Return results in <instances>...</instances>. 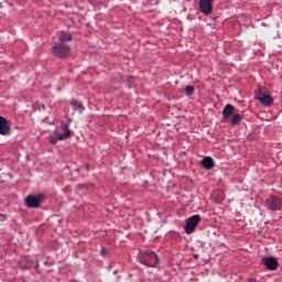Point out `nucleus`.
Instances as JSON below:
<instances>
[{
    "instance_id": "nucleus-1",
    "label": "nucleus",
    "mask_w": 282,
    "mask_h": 282,
    "mask_svg": "<svg viewBox=\"0 0 282 282\" xmlns=\"http://www.w3.org/2000/svg\"><path fill=\"white\" fill-rule=\"evenodd\" d=\"M138 261L149 268H155L159 259L158 254L153 251H140L138 254Z\"/></svg>"
},
{
    "instance_id": "nucleus-2",
    "label": "nucleus",
    "mask_w": 282,
    "mask_h": 282,
    "mask_svg": "<svg viewBox=\"0 0 282 282\" xmlns=\"http://www.w3.org/2000/svg\"><path fill=\"white\" fill-rule=\"evenodd\" d=\"M61 127L64 130V134L55 133L54 135L50 137L51 144H57L63 140H67V138H72V130L69 129V124H67L65 121H62Z\"/></svg>"
},
{
    "instance_id": "nucleus-3",
    "label": "nucleus",
    "mask_w": 282,
    "mask_h": 282,
    "mask_svg": "<svg viewBox=\"0 0 282 282\" xmlns=\"http://www.w3.org/2000/svg\"><path fill=\"white\" fill-rule=\"evenodd\" d=\"M200 220L202 217L198 214L188 217L185 224V232L187 235L193 234L196 230L197 226L199 225Z\"/></svg>"
},
{
    "instance_id": "nucleus-4",
    "label": "nucleus",
    "mask_w": 282,
    "mask_h": 282,
    "mask_svg": "<svg viewBox=\"0 0 282 282\" xmlns=\"http://www.w3.org/2000/svg\"><path fill=\"white\" fill-rule=\"evenodd\" d=\"M256 99L264 107L273 105V98L265 93V88H259L256 95Z\"/></svg>"
},
{
    "instance_id": "nucleus-5",
    "label": "nucleus",
    "mask_w": 282,
    "mask_h": 282,
    "mask_svg": "<svg viewBox=\"0 0 282 282\" xmlns=\"http://www.w3.org/2000/svg\"><path fill=\"white\" fill-rule=\"evenodd\" d=\"M53 52L55 56H59V58H67V56L72 54V48L67 44L59 43L53 46Z\"/></svg>"
},
{
    "instance_id": "nucleus-6",
    "label": "nucleus",
    "mask_w": 282,
    "mask_h": 282,
    "mask_svg": "<svg viewBox=\"0 0 282 282\" xmlns=\"http://www.w3.org/2000/svg\"><path fill=\"white\" fill-rule=\"evenodd\" d=\"M265 206L271 212H278L282 208V198L276 196H271L265 200Z\"/></svg>"
},
{
    "instance_id": "nucleus-7",
    "label": "nucleus",
    "mask_w": 282,
    "mask_h": 282,
    "mask_svg": "<svg viewBox=\"0 0 282 282\" xmlns=\"http://www.w3.org/2000/svg\"><path fill=\"white\" fill-rule=\"evenodd\" d=\"M44 198L45 196L43 194L37 196L29 195L25 199L26 206H29V208H39V206H41V202H43Z\"/></svg>"
},
{
    "instance_id": "nucleus-8",
    "label": "nucleus",
    "mask_w": 282,
    "mask_h": 282,
    "mask_svg": "<svg viewBox=\"0 0 282 282\" xmlns=\"http://www.w3.org/2000/svg\"><path fill=\"white\" fill-rule=\"evenodd\" d=\"M214 0H199V11L205 15L213 14Z\"/></svg>"
},
{
    "instance_id": "nucleus-9",
    "label": "nucleus",
    "mask_w": 282,
    "mask_h": 282,
    "mask_svg": "<svg viewBox=\"0 0 282 282\" xmlns=\"http://www.w3.org/2000/svg\"><path fill=\"white\" fill-rule=\"evenodd\" d=\"M10 127H12L10 120L0 116V135H10Z\"/></svg>"
},
{
    "instance_id": "nucleus-10",
    "label": "nucleus",
    "mask_w": 282,
    "mask_h": 282,
    "mask_svg": "<svg viewBox=\"0 0 282 282\" xmlns=\"http://www.w3.org/2000/svg\"><path fill=\"white\" fill-rule=\"evenodd\" d=\"M263 264L268 270L275 271L279 267V262L274 257H265L262 259Z\"/></svg>"
},
{
    "instance_id": "nucleus-11",
    "label": "nucleus",
    "mask_w": 282,
    "mask_h": 282,
    "mask_svg": "<svg viewBox=\"0 0 282 282\" xmlns=\"http://www.w3.org/2000/svg\"><path fill=\"white\" fill-rule=\"evenodd\" d=\"M235 112V106L231 104H227L223 110V116L226 121H229Z\"/></svg>"
},
{
    "instance_id": "nucleus-12",
    "label": "nucleus",
    "mask_w": 282,
    "mask_h": 282,
    "mask_svg": "<svg viewBox=\"0 0 282 282\" xmlns=\"http://www.w3.org/2000/svg\"><path fill=\"white\" fill-rule=\"evenodd\" d=\"M202 165L204 166V169L210 171V170L214 169L215 162H214L213 158H210V156H205V158L202 160Z\"/></svg>"
},
{
    "instance_id": "nucleus-13",
    "label": "nucleus",
    "mask_w": 282,
    "mask_h": 282,
    "mask_svg": "<svg viewBox=\"0 0 282 282\" xmlns=\"http://www.w3.org/2000/svg\"><path fill=\"white\" fill-rule=\"evenodd\" d=\"M70 106L75 111H79V113H83V111H85V107L83 106V104L76 99L70 100Z\"/></svg>"
},
{
    "instance_id": "nucleus-14",
    "label": "nucleus",
    "mask_w": 282,
    "mask_h": 282,
    "mask_svg": "<svg viewBox=\"0 0 282 282\" xmlns=\"http://www.w3.org/2000/svg\"><path fill=\"white\" fill-rule=\"evenodd\" d=\"M69 41H72V34L69 32L59 33V43L67 44Z\"/></svg>"
},
{
    "instance_id": "nucleus-15",
    "label": "nucleus",
    "mask_w": 282,
    "mask_h": 282,
    "mask_svg": "<svg viewBox=\"0 0 282 282\" xmlns=\"http://www.w3.org/2000/svg\"><path fill=\"white\" fill-rule=\"evenodd\" d=\"M229 121L231 122L232 126H237L242 121V115H239V113L232 115Z\"/></svg>"
},
{
    "instance_id": "nucleus-16",
    "label": "nucleus",
    "mask_w": 282,
    "mask_h": 282,
    "mask_svg": "<svg viewBox=\"0 0 282 282\" xmlns=\"http://www.w3.org/2000/svg\"><path fill=\"white\" fill-rule=\"evenodd\" d=\"M195 94V88L193 86L185 87V96L191 97Z\"/></svg>"
},
{
    "instance_id": "nucleus-17",
    "label": "nucleus",
    "mask_w": 282,
    "mask_h": 282,
    "mask_svg": "<svg viewBox=\"0 0 282 282\" xmlns=\"http://www.w3.org/2000/svg\"><path fill=\"white\" fill-rule=\"evenodd\" d=\"M133 82H134V78H133V77H129V78H128V86H129L130 89H131V87H132Z\"/></svg>"
},
{
    "instance_id": "nucleus-18",
    "label": "nucleus",
    "mask_w": 282,
    "mask_h": 282,
    "mask_svg": "<svg viewBox=\"0 0 282 282\" xmlns=\"http://www.w3.org/2000/svg\"><path fill=\"white\" fill-rule=\"evenodd\" d=\"M84 169H86V171H89L90 165H89V164H85V165H84Z\"/></svg>"
},
{
    "instance_id": "nucleus-19",
    "label": "nucleus",
    "mask_w": 282,
    "mask_h": 282,
    "mask_svg": "<svg viewBox=\"0 0 282 282\" xmlns=\"http://www.w3.org/2000/svg\"><path fill=\"white\" fill-rule=\"evenodd\" d=\"M248 282H258V281L254 279H250V280H248Z\"/></svg>"
},
{
    "instance_id": "nucleus-20",
    "label": "nucleus",
    "mask_w": 282,
    "mask_h": 282,
    "mask_svg": "<svg viewBox=\"0 0 282 282\" xmlns=\"http://www.w3.org/2000/svg\"><path fill=\"white\" fill-rule=\"evenodd\" d=\"M101 254H105V248L101 249Z\"/></svg>"
}]
</instances>
